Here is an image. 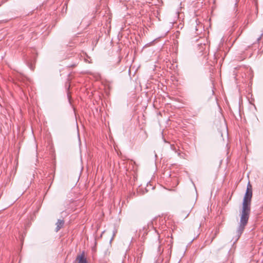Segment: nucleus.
I'll return each instance as SVG.
<instances>
[{
    "instance_id": "423d86ee",
    "label": "nucleus",
    "mask_w": 263,
    "mask_h": 263,
    "mask_svg": "<svg viewBox=\"0 0 263 263\" xmlns=\"http://www.w3.org/2000/svg\"><path fill=\"white\" fill-rule=\"evenodd\" d=\"M157 237H158V240L159 241V247H158V252H160V243H161V241H160V236L159 235V234L158 233L157 234Z\"/></svg>"
},
{
    "instance_id": "9d476101",
    "label": "nucleus",
    "mask_w": 263,
    "mask_h": 263,
    "mask_svg": "<svg viewBox=\"0 0 263 263\" xmlns=\"http://www.w3.org/2000/svg\"><path fill=\"white\" fill-rule=\"evenodd\" d=\"M246 26H247V24H246V26H245L244 28L243 29H244L246 27Z\"/></svg>"
},
{
    "instance_id": "f03ea898",
    "label": "nucleus",
    "mask_w": 263,
    "mask_h": 263,
    "mask_svg": "<svg viewBox=\"0 0 263 263\" xmlns=\"http://www.w3.org/2000/svg\"><path fill=\"white\" fill-rule=\"evenodd\" d=\"M77 263H88L86 258L85 257L84 252H83L80 255H78L76 258Z\"/></svg>"
},
{
    "instance_id": "1a4fd4ad",
    "label": "nucleus",
    "mask_w": 263,
    "mask_h": 263,
    "mask_svg": "<svg viewBox=\"0 0 263 263\" xmlns=\"http://www.w3.org/2000/svg\"><path fill=\"white\" fill-rule=\"evenodd\" d=\"M246 26H247V24H246V26H245L244 28L243 29H244L246 27Z\"/></svg>"
},
{
    "instance_id": "f257e3e1",
    "label": "nucleus",
    "mask_w": 263,
    "mask_h": 263,
    "mask_svg": "<svg viewBox=\"0 0 263 263\" xmlns=\"http://www.w3.org/2000/svg\"><path fill=\"white\" fill-rule=\"evenodd\" d=\"M252 197V185L249 182L247 185L246 192L243 199L242 210L240 213V219L239 226L236 231L237 240L243 233L246 226H247L250 214L251 213V202Z\"/></svg>"
},
{
    "instance_id": "9b49d317",
    "label": "nucleus",
    "mask_w": 263,
    "mask_h": 263,
    "mask_svg": "<svg viewBox=\"0 0 263 263\" xmlns=\"http://www.w3.org/2000/svg\"><path fill=\"white\" fill-rule=\"evenodd\" d=\"M242 31H243V29H242V30H241V32H240V33L239 34V35H240V34L242 32Z\"/></svg>"
},
{
    "instance_id": "39448f33",
    "label": "nucleus",
    "mask_w": 263,
    "mask_h": 263,
    "mask_svg": "<svg viewBox=\"0 0 263 263\" xmlns=\"http://www.w3.org/2000/svg\"><path fill=\"white\" fill-rule=\"evenodd\" d=\"M237 3L236 2V3L234 4V15H235V16H236V12L237 11Z\"/></svg>"
},
{
    "instance_id": "0eeeda50",
    "label": "nucleus",
    "mask_w": 263,
    "mask_h": 263,
    "mask_svg": "<svg viewBox=\"0 0 263 263\" xmlns=\"http://www.w3.org/2000/svg\"><path fill=\"white\" fill-rule=\"evenodd\" d=\"M262 36V34H261V35L257 39V41L258 42H259L260 41V40L261 39Z\"/></svg>"
},
{
    "instance_id": "20e7f679",
    "label": "nucleus",
    "mask_w": 263,
    "mask_h": 263,
    "mask_svg": "<svg viewBox=\"0 0 263 263\" xmlns=\"http://www.w3.org/2000/svg\"><path fill=\"white\" fill-rule=\"evenodd\" d=\"M143 251V248L141 247L139 248L137 250V253H138L139 255H141Z\"/></svg>"
},
{
    "instance_id": "7ed1b4c3",
    "label": "nucleus",
    "mask_w": 263,
    "mask_h": 263,
    "mask_svg": "<svg viewBox=\"0 0 263 263\" xmlns=\"http://www.w3.org/2000/svg\"><path fill=\"white\" fill-rule=\"evenodd\" d=\"M64 221L61 219H58L56 223L55 231L58 232L64 226Z\"/></svg>"
},
{
    "instance_id": "6e6552de",
    "label": "nucleus",
    "mask_w": 263,
    "mask_h": 263,
    "mask_svg": "<svg viewBox=\"0 0 263 263\" xmlns=\"http://www.w3.org/2000/svg\"><path fill=\"white\" fill-rule=\"evenodd\" d=\"M217 232H215V234H214V236L212 237V239H211V242H212L213 240V239L215 238L216 235H217Z\"/></svg>"
}]
</instances>
